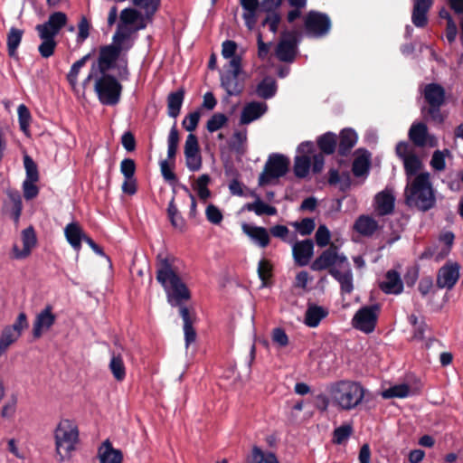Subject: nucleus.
<instances>
[{"label":"nucleus","mask_w":463,"mask_h":463,"mask_svg":"<svg viewBox=\"0 0 463 463\" xmlns=\"http://www.w3.org/2000/svg\"><path fill=\"white\" fill-rule=\"evenodd\" d=\"M258 275L261 280V286L265 287L267 285V280L271 276V264L269 260L262 259L259 261Z\"/></svg>","instance_id":"0e129e2a"},{"label":"nucleus","mask_w":463,"mask_h":463,"mask_svg":"<svg viewBox=\"0 0 463 463\" xmlns=\"http://www.w3.org/2000/svg\"><path fill=\"white\" fill-rule=\"evenodd\" d=\"M79 429L75 421L62 419L54 430L55 449L61 461L71 457L79 442Z\"/></svg>","instance_id":"39448f33"},{"label":"nucleus","mask_w":463,"mask_h":463,"mask_svg":"<svg viewBox=\"0 0 463 463\" xmlns=\"http://www.w3.org/2000/svg\"><path fill=\"white\" fill-rule=\"evenodd\" d=\"M7 196L9 202L5 203V209L14 222L18 223L23 210L21 195L18 191L10 190Z\"/></svg>","instance_id":"473e14b6"},{"label":"nucleus","mask_w":463,"mask_h":463,"mask_svg":"<svg viewBox=\"0 0 463 463\" xmlns=\"http://www.w3.org/2000/svg\"><path fill=\"white\" fill-rule=\"evenodd\" d=\"M406 203L421 211H427L435 204V196L428 172L420 173L412 180L407 181L405 189Z\"/></svg>","instance_id":"20e7f679"},{"label":"nucleus","mask_w":463,"mask_h":463,"mask_svg":"<svg viewBox=\"0 0 463 463\" xmlns=\"http://www.w3.org/2000/svg\"><path fill=\"white\" fill-rule=\"evenodd\" d=\"M156 279L164 288L168 303L172 307H180V315L184 325L193 324L188 308L183 306V302L190 298V293L177 274L174 260L165 258L158 260Z\"/></svg>","instance_id":"f257e3e1"},{"label":"nucleus","mask_w":463,"mask_h":463,"mask_svg":"<svg viewBox=\"0 0 463 463\" xmlns=\"http://www.w3.org/2000/svg\"><path fill=\"white\" fill-rule=\"evenodd\" d=\"M330 274L340 283L342 292H352L354 288L353 275L348 262L346 268L342 267L340 269H331Z\"/></svg>","instance_id":"c756f323"},{"label":"nucleus","mask_w":463,"mask_h":463,"mask_svg":"<svg viewBox=\"0 0 463 463\" xmlns=\"http://www.w3.org/2000/svg\"><path fill=\"white\" fill-rule=\"evenodd\" d=\"M257 94L263 99L272 98L277 91V84L274 79L267 77L257 87Z\"/></svg>","instance_id":"37998d69"},{"label":"nucleus","mask_w":463,"mask_h":463,"mask_svg":"<svg viewBox=\"0 0 463 463\" xmlns=\"http://www.w3.org/2000/svg\"><path fill=\"white\" fill-rule=\"evenodd\" d=\"M432 4L433 0H413L411 21L416 27H424L427 24V14Z\"/></svg>","instance_id":"a878e982"},{"label":"nucleus","mask_w":463,"mask_h":463,"mask_svg":"<svg viewBox=\"0 0 463 463\" xmlns=\"http://www.w3.org/2000/svg\"><path fill=\"white\" fill-rule=\"evenodd\" d=\"M365 389L354 381L341 380L331 384L329 398L332 404L340 411H353L360 406L364 399Z\"/></svg>","instance_id":"7ed1b4c3"},{"label":"nucleus","mask_w":463,"mask_h":463,"mask_svg":"<svg viewBox=\"0 0 463 463\" xmlns=\"http://www.w3.org/2000/svg\"><path fill=\"white\" fill-rule=\"evenodd\" d=\"M315 239L317 246H327L331 239V232L329 229L326 225L320 224L316 232Z\"/></svg>","instance_id":"680f3d73"},{"label":"nucleus","mask_w":463,"mask_h":463,"mask_svg":"<svg viewBox=\"0 0 463 463\" xmlns=\"http://www.w3.org/2000/svg\"><path fill=\"white\" fill-rule=\"evenodd\" d=\"M42 43L38 47V51L42 57L49 58L51 57L55 50L56 42L55 39L52 38H40Z\"/></svg>","instance_id":"052dcab7"},{"label":"nucleus","mask_w":463,"mask_h":463,"mask_svg":"<svg viewBox=\"0 0 463 463\" xmlns=\"http://www.w3.org/2000/svg\"><path fill=\"white\" fill-rule=\"evenodd\" d=\"M358 137L352 128H345L340 133L339 153L342 156L347 155L355 146Z\"/></svg>","instance_id":"c9c22d12"},{"label":"nucleus","mask_w":463,"mask_h":463,"mask_svg":"<svg viewBox=\"0 0 463 463\" xmlns=\"http://www.w3.org/2000/svg\"><path fill=\"white\" fill-rule=\"evenodd\" d=\"M317 144L322 152L331 155L335 152L336 146V135L327 132L317 139Z\"/></svg>","instance_id":"c03bdc74"},{"label":"nucleus","mask_w":463,"mask_h":463,"mask_svg":"<svg viewBox=\"0 0 463 463\" xmlns=\"http://www.w3.org/2000/svg\"><path fill=\"white\" fill-rule=\"evenodd\" d=\"M20 338L16 333L9 327L5 326L0 335V355L3 354L10 345Z\"/></svg>","instance_id":"49530a36"},{"label":"nucleus","mask_w":463,"mask_h":463,"mask_svg":"<svg viewBox=\"0 0 463 463\" xmlns=\"http://www.w3.org/2000/svg\"><path fill=\"white\" fill-rule=\"evenodd\" d=\"M67 15L63 12H54L50 14L45 23L37 24L35 30L40 38L55 39L61 29L67 24Z\"/></svg>","instance_id":"9b49d317"},{"label":"nucleus","mask_w":463,"mask_h":463,"mask_svg":"<svg viewBox=\"0 0 463 463\" xmlns=\"http://www.w3.org/2000/svg\"><path fill=\"white\" fill-rule=\"evenodd\" d=\"M209 183L210 176L204 174L199 176L194 184V189L196 191L198 197L203 202L211 196V192L208 189Z\"/></svg>","instance_id":"de8ad7c7"},{"label":"nucleus","mask_w":463,"mask_h":463,"mask_svg":"<svg viewBox=\"0 0 463 463\" xmlns=\"http://www.w3.org/2000/svg\"><path fill=\"white\" fill-rule=\"evenodd\" d=\"M146 27L141 13L135 8H125L119 15L117 31L112 38V44L119 52H128L136 41V33Z\"/></svg>","instance_id":"f03ea898"},{"label":"nucleus","mask_w":463,"mask_h":463,"mask_svg":"<svg viewBox=\"0 0 463 463\" xmlns=\"http://www.w3.org/2000/svg\"><path fill=\"white\" fill-rule=\"evenodd\" d=\"M268 110L265 102L251 101L244 105L240 116V125H249L260 118Z\"/></svg>","instance_id":"412c9836"},{"label":"nucleus","mask_w":463,"mask_h":463,"mask_svg":"<svg viewBox=\"0 0 463 463\" xmlns=\"http://www.w3.org/2000/svg\"><path fill=\"white\" fill-rule=\"evenodd\" d=\"M238 73L226 71L221 76V85L229 96H236L241 92V86L239 83Z\"/></svg>","instance_id":"f704fd0d"},{"label":"nucleus","mask_w":463,"mask_h":463,"mask_svg":"<svg viewBox=\"0 0 463 463\" xmlns=\"http://www.w3.org/2000/svg\"><path fill=\"white\" fill-rule=\"evenodd\" d=\"M289 160L279 154L270 155L259 176V185L272 184L279 177L285 175L288 170Z\"/></svg>","instance_id":"423d86ee"},{"label":"nucleus","mask_w":463,"mask_h":463,"mask_svg":"<svg viewBox=\"0 0 463 463\" xmlns=\"http://www.w3.org/2000/svg\"><path fill=\"white\" fill-rule=\"evenodd\" d=\"M449 154V151L445 149L443 151L437 150L433 153L430 165L437 171H442L446 167V156Z\"/></svg>","instance_id":"bf43d9fd"},{"label":"nucleus","mask_w":463,"mask_h":463,"mask_svg":"<svg viewBox=\"0 0 463 463\" xmlns=\"http://www.w3.org/2000/svg\"><path fill=\"white\" fill-rule=\"evenodd\" d=\"M6 326L21 336L23 331L29 326V323L25 313H20L14 323L11 326Z\"/></svg>","instance_id":"338daca9"},{"label":"nucleus","mask_w":463,"mask_h":463,"mask_svg":"<svg viewBox=\"0 0 463 463\" xmlns=\"http://www.w3.org/2000/svg\"><path fill=\"white\" fill-rule=\"evenodd\" d=\"M379 228L376 220L369 215H361L354 224V229L363 236H372Z\"/></svg>","instance_id":"2f4dec72"},{"label":"nucleus","mask_w":463,"mask_h":463,"mask_svg":"<svg viewBox=\"0 0 463 463\" xmlns=\"http://www.w3.org/2000/svg\"><path fill=\"white\" fill-rule=\"evenodd\" d=\"M185 165L191 172L199 171L202 167V156L195 135L190 133L184 144Z\"/></svg>","instance_id":"f3484780"},{"label":"nucleus","mask_w":463,"mask_h":463,"mask_svg":"<svg viewBox=\"0 0 463 463\" xmlns=\"http://www.w3.org/2000/svg\"><path fill=\"white\" fill-rule=\"evenodd\" d=\"M454 234L451 232H445L440 234L439 241L444 244V247L441 249L440 252L435 255L434 258L436 261H439L449 255L454 242Z\"/></svg>","instance_id":"09e8293b"},{"label":"nucleus","mask_w":463,"mask_h":463,"mask_svg":"<svg viewBox=\"0 0 463 463\" xmlns=\"http://www.w3.org/2000/svg\"><path fill=\"white\" fill-rule=\"evenodd\" d=\"M243 210L253 212L256 215L261 216L263 214L273 216L276 215L277 208L266 203L260 197H257L252 203H248L243 206Z\"/></svg>","instance_id":"e433bc0d"},{"label":"nucleus","mask_w":463,"mask_h":463,"mask_svg":"<svg viewBox=\"0 0 463 463\" xmlns=\"http://www.w3.org/2000/svg\"><path fill=\"white\" fill-rule=\"evenodd\" d=\"M310 158L307 155L297 156L294 164V173L298 177H306L310 169Z\"/></svg>","instance_id":"8fccbe9b"},{"label":"nucleus","mask_w":463,"mask_h":463,"mask_svg":"<svg viewBox=\"0 0 463 463\" xmlns=\"http://www.w3.org/2000/svg\"><path fill=\"white\" fill-rule=\"evenodd\" d=\"M353 428L350 424H344L335 429L333 433V442L335 444L345 443L352 435Z\"/></svg>","instance_id":"5fc2aeb1"},{"label":"nucleus","mask_w":463,"mask_h":463,"mask_svg":"<svg viewBox=\"0 0 463 463\" xmlns=\"http://www.w3.org/2000/svg\"><path fill=\"white\" fill-rule=\"evenodd\" d=\"M132 3L144 12V14H141L142 18L147 24L152 22L153 16L159 9L161 0H132Z\"/></svg>","instance_id":"72a5a7b5"},{"label":"nucleus","mask_w":463,"mask_h":463,"mask_svg":"<svg viewBox=\"0 0 463 463\" xmlns=\"http://www.w3.org/2000/svg\"><path fill=\"white\" fill-rule=\"evenodd\" d=\"M293 257L299 266H306L310 261L314 252V243L311 240L298 241L292 246Z\"/></svg>","instance_id":"b1692460"},{"label":"nucleus","mask_w":463,"mask_h":463,"mask_svg":"<svg viewBox=\"0 0 463 463\" xmlns=\"http://www.w3.org/2000/svg\"><path fill=\"white\" fill-rule=\"evenodd\" d=\"M411 393V388L406 383H400L391 386L384 391L382 392L381 395L383 399H392V398H406L409 397Z\"/></svg>","instance_id":"79ce46f5"},{"label":"nucleus","mask_w":463,"mask_h":463,"mask_svg":"<svg viewBox=\"0 0 463 463\" xmlns=\"http://www.w3.org/2000/svg\"><path fill=\"white\" fill-rule=\"evenodd\" d=\"M380 288L386 294L398 295L403 290V283L398 272L389 270L380 283Z\"/></svg>","instance_id":"cd10ccee"},{"label":"nucleus","mask_w":463,"mask_h":463,"mask_svg":"<svg viewBox=\"0 0 463 463\" xmlns=\"http://www.w3.org/2000/svg\"><path fill=\"white\" fill-rule=\"evenodd\" d=\"M297 32H284L276 48V56L281 61L291 62L295 59L298 46Z\"/></svg>","instance_id":"4468645a"},{"label":"nucleus","mask_w":463,"mask_h":463,"mask_svg":"<svg viewBox=\"0 0 463 463\" xmlns=\"http://www.w3.org/2000/svg\"><path fill=\"white\" fill-rule=\"evenodd\" d=\"M241 230L253 244L260 248H266L269 245L270 237L266 228L243 222Z\"/></svg>","instance_id":"4be33fe9"},{"label":"nucleus","mask_w":463,"mask_h":463,"mask_svg":"<svg viewBox=\"0 0 463 463\" xmlns=\"http://www.w3.org/2000/svg\"><path fill=\"white\" fill-rule=\"evenodd\" d=\"M409 137L417 146L435 147L438 146V139L429 133L424 123H413L409 130Z\"/></svg>","instance_id":"a211bd4d"},{"label":"nucleus","mask_w":463,"mask_h":463,"mask_svg":"<svg viewBox=\"0 0 463 463\" xmlns=\"http://www.w3.org/2000/svg\"><path fill=\"white\" fill-rule=\"evenodd\" d=\"M424 98L430 106H441L445 99V90L439 84L430 83L424 88Z\"/></svg>","instance_id":"7c9ffc66"},{"label":"nucleus","mask_w":463,"mask_h":463,"mask_svg":"<svg viewBox=\"0 0 463 463\" xmlns=\"http://www.w3.org/2000/svg\"><path fill=\"white\" fill-rule=\"evenodd\" d=\"M305 26L308 36L318 38L329 32L331 21L326 14L311 11L307 15Z\"/></svg>","instance_id":"9d476101"},{"label":"nucleus","mask_w":463,"mask_h":463,"mask_svg":"<svg viewBox=\"0 0 463 463\" xmlns=\"http://www.w3.org/2000/svg\"><path fill=\"white\" fill-rule=\"evenodd\" d=\"M247 143V131L239 130L233 133L232 138V147L238 153H244Z\"/></svg>","instance_id":"4d7b16f0"},{"label":"nucleus","mask_w":463,"mask_h":463,"mask_svg":"<svg viewBox=\"0 0 463 463\" xmlns=\"http://www.w3.org/2000/svg\"><path fill=\"white\" fill-rule=\"evenodd\" d=\"M24 165L25 172H26L25 180L38 181L39 174H38L37 165L29 156H24Z\"/></svg>","instance_id":"e2e57ef3"},{"label":"nucleus","mask_w":463,"mask_h":463,"mask_svg":"<svg viewBox=\"0 0 463 463\" xmlns=\"http://www.w3.org/2000/svg\"><path fill=\"white\" fill-rule=\"evenodd\" d=\"M22 247L18 243H14L12 249V256L16 260L26 259L35 247L37 239L33 227H28L21 232Z\"/></svg>","instance_id":"dca6fc26"},{"label":"nucleus","mask_w":463,"mask_h":463,"mask_svg":"<svg viewBox=\"0 0 463 463\" xmlns=\"http://www.w3.org/2000/svg\"><path fill=\"white\" fill-rule=\"evenodd\" d=\"M379 307L377 305L359 309L353 318V326L366 334L372 333L376 325Z\"/></svg>","instance_id":"ddd939ff"},{"label":"nucleus","mask_w":463,"mask_h":463,"mask_svg":"<svg viewBox=\"0 0 463 463\" xmlns=\"http://www.w3.org/2000/svg\"><path fill=\"white\" fill-rule=\"evenodd\" d=\"M268 13H269L268 15L262 22V25L263 26L268 25L270 32H272L273 33H276L278 32L279 24L280 23V15L274 11L268 12Z\"/></svg>","instance_id":"774afa93"},{"label":"nucleus","mask_w":463,"mask_h":463,"mask_svg":"<svg viewBox=\"0 0 463 463\" xmlns=\"http://www.w3.org/2000/svg\"><path fill=\"white\" fill-rule=\"evenodd\" d=\"M67 15L63 12H54L50 14L45 23L37 24L35 30L40 38L55 39L61 29L67 24Z\"/></svg>","instance_id":"f8f14e48"},{"label":"nucleus","mask_w":463,"mask_h":463,"mask_svg":"<svg viewBox=\"0 0 463 463\" xmlns=\"http://www.w3.org/2000/svg\"><path fill=\"white\" fill-rule=\"evenodd\" d=\"M347 258L337 252L336 247H330L324 250L312 263L311 269L316 271L324 270L328 268L340 269L347 266Z\"/></svg>","instance_id":"1a4fd4ad"},{"label":"nucleus","mask_w":463,"mask_h":463,"mask_svg":"<svg viewBox=\"0 0 463 463\" xmlns=\"http://www.w3.org/2000/svg\"><path fill=\"white\" fill-rule=\"evenodd\" d=\"M460 266L457 262H447L437 275V286L439 288L451 289L459 279Z\"/></svg>","instance_id":"6ab92c4d"},{"label":"nucleus","mask_w":463,"mask_h":463,"mask_svg":"<svg viewBox=\"0 0 463 463\" xmlns=\"http://www.w3.org/2000/svg\"><path fill=\"white\" fill-rule=\"evenodd\" d=\"M205 216L209 222L214 225L220 224L223 220L222 211L214 204L210 203L205 209Z\"/></svg>","instance_id":"13d9d810"},{"label":"nucleus","mask_w":463,"mask_h":463,"mask_svg":"<svg viewBox=\"0 0 463 463\" xmlns=\"http://www.w3.org/2000/svg\"><path fill=\"white\" fill-rule=\"evenodd\" d=\"M408 319L410 324L413 326V337L416 339H422L427 325L423 321L419 322L418 317L415 315H411Z\"/></svg>","instance_id":"69168bd1"},{"label":"nucleus","mask_w":463,"mask_h":463,"mask_svg":"<svg viewBox=\"0 0 463 463\" xmlns=\"http://www.w3.org/2000/svg\"><path fill=\"white\" fill-rule=\"evenodd\" d=\"M109 368L116 381L122 382L125 380L127 369L120 354L111 353Z\"/></svg>","instance_id":"4c0bfd02"},{"label":"nucleus","mask_w":463,"mask_h":463,"mask_svg":"<svg viewBox=\"0 0 463 463\" xmlns=\"http://www.w3.org/2000/svg\"><path fill=\"white\" fill-rule=\"evenodd\" d=\"M64 235L68 243L73 248L74 250L79 252L81 249V241H85L88 236L84 233L80 225L78 222H72L68 223L64 228Z\"/></svg>","instance_id":"393cba45"},{"label":"nucleus","mask_w":463,"mask_h":463,"mask_svg":"<svg viewBox=\"0 0 463 463\" xmlns=\"http://www.w3.org/2000/svg\"><path fill=\"white\" fill-rule=\"evenodd\" d=\"M95 90L102 104L112 106L119 101L122 87L114 77L104 74L96 81Z\"/></svg>","instance_id":"0eeeda50"},{"label":"nucleus","mask_w":463,"mask_h":463,"mask_svg":"<svg viewBox=\"0 0 463 463\" xmlns=\"http://www.w3.org/2000/svg\"><path fill=\"white\" fill-rule=\"evenodd\" d=\"M56 316L53 313V307L47 305L43 308L33 320V335L34 338H40L44 333L48 332L55 324Z\"/></svg>","instance_id":"2eb2a0df"},{"label":"nucleus","mask_w":463,"mask_h":463,"mask_svg":"<svg viewBox=\"0 0 463 463\" xmlns=\"http://www.w3.org/2000/svg\"><path fill=\"white\" fill-rule=\"evenodd\" d=\"M183 101L184 91L181 90L168 95L167 109L169 117L175 118L179 115Z\"/></svg>","instance_id":"a19ab883"},{"label":"nucleus","mask_w":463,"mask_h":463,"mask_svg":"<svg viewBox=\"0 0 463 463\" xmlns=\"http://www.w3.org/2000/svg\"><path fill=\"white\" fill-rule=\"evenodd\" d=\"M395 196L393 190L386 187L375 194L373 200L374 210L378 215L383 216L392 213L394 210Z\"/></svg>","instance_id":"aec40b11"},{"label":"nucleus","mask_w":463,"mask_h":463,"mask_svg":"<svg viewBox=\"0 0 463 463\" xmlns=\"http://www.w3.org/2000/svg\"><path fill=\"white\" fill-rule=\"evenodd\" d=\"M24 31L15 27H11L6 37V45L8 54L11 57H15L17 49L22 42Z\"/></svg>","instance_id":"ea45409f"},{"label":"nucleus","mask_w":463,"mask_h":463,"mask_svg":"<svg viewBox=\"0 0 463 463\" xmlns=\"http://www.w3.org/2000/svg\"><path fill=\"white\" fill-rule=\"evenodd\" d=\"M370 156L369 155H363L357 156L353 163V173L355 176H366L369 173Z\"/></svg>","instance_id":"a18cd8bd"},{"label":"nucleus","mask_w":463,"mask_h":463,"mask_svg":"<svg viewBox=\"0 0 463 463\" xmlns=\"http://www.w3.org/2000/svg\"><path fill=\"white\" fill-rule=\"evenodd\" d=\"M99 463H123V453L115 449L109 439H105L97 449Z\"/></svg>","instance_id":"5701e85b"},{"label":"nucleus","mask_w":463,"mask_h":463,"mask_svg":"<svg viewBox=\"0 0 463 463\" xmlns=\"http://www.w3.org/2000/svg\"><path fill=\"white\" fill-rule=\"evenodd\" d=\"M228 122V118L222 113L213 114L207 121L206 128L209 132L213 133L223 128Z\"/></svg>","instance_id":"6e6d98bb"},{"label":"nucleus","mask_w":463,"mask_h":463,"mask_svg":"<svg viewBox=\"0 0 463 463\" xmlns=\"http://www.w3.org/2000/svg\"><path fill=\"white\" fill-rule=\"evenodd\" d=\"M243 9L242 18L249 30H253L257 23V11L260 5L259 0H240Z\"/></svg>","instance_id":"c85d7f7f"},{"label":"nucleus","mask_w":463,"mask_h":463,"mask_svg":"<svg viewBox=\"0 0 463 463\" xmlns=\"http://www.w3.org/2000/svg\"><path fill=\"white\" fill-rule=\"evenodd\" d=\"M327 311L317 305H309L305 315V324L309 327H316L326 317Z\"/></svg>","instance_id":"58836bf2"},{"label":"nucleus","mask_w":463,"mask_h":463,"mask_svg":"<svg viewBox=\"0 0 463 463\" xmlns=\"http://www.w3.org/2000/svg\"><path fill=\"white\" fill-rule=\"evenodd\" d=\"M90 54H87L71 65V68L67 75V80L72 87L77 85L79 72L80 69L86 64L87 61L90 59Z\"/></svg>","instance_id":"864d4df0"},{"label":"nucleus","mask_w":463,"mask_h":463,"mask_svg":"<svg viewBox=\"0 0 463 463\" xmlns=\"http://www.w3.org/2000/svg\"><path fill=\"white\" fill-rule=\"evenodd\" d=\"M396 154L403 163L407 181L412 180L421 173L423 165L413 146L407 142H400L396 146Z\"/></svg>","instance_id":"6e6552de"},{"label":"nucleus","mask_w":463,"mask_h":463,"mask_svg":"<svg viewBox=\"0 0 463 463\" xmlns=\"http://www.w3.org/2000/svg\"><path fill=\"white\" fill-rule=\"evenodd\" d=\"M120 54L113 44L106 45L99 51V68L102 73L112 68Z\"/></svg>","instance_id":"bb28decb"},{"label":"nucleus","mask_w":463,"mask_h":463,"mask_svg":"<svg viewBox=\"0 0 463 463\" xmlns=\"http://www.w3.org/2000/svg\"><path fill=\"white\" fill-rule=\"evenodd\" d=\"M18 121L20 129L26 135L29 136V128L31 124V113L28 108L24 104H21L17 109Z\"/></svg>","instance_id":"3c124183"},{"label":"nucleus","mask_w":463,"mask_h":463,"mask_svg":"<svg viewBox=\"0 0 463 463\" xmlns=\"http://www.w3.org/2000/svg\"><path fill=\"white\" fill-rule=\"evenodd\" d=\"M179 143V135L175 125L170 129L167 138V158L168 160H174L176 155L177 147Z\"/></svg>","instance_id":"603ef678"}]
</instances>
